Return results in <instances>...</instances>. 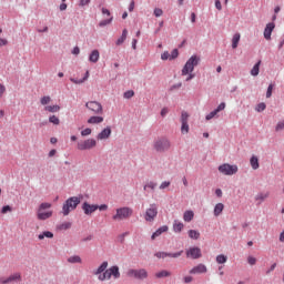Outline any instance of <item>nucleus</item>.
Wrapping results in <instances>:
<instances>
[{
	"instance_id": "1",
	"label": "nucleus",
	"mask_w": 284,
	"mask_h": 284,
	"mask_svg": "<svg viewBox=\"0 0 284 284\" xmlns=\"http://www.w3.org/2000/svg\"><path fill=\"white\" fill-rule=\"evenodd\" d=\"M199 61H201V58L199 55H192L186 63L184 64L182 69V77H186L185 81H192L194 79V68L199 65Z\"/></svg>"
},
{
	"instance_id": "2",
	"label": "nucleus",
	"mask_w": 284,
	"mask_h": 284,
	"mask_svg": "<svg viewBox=\"0 0 284 284\" xmlns=\"http://www.w3.org/2000/svg\"><path fill=\"white\" fill-rule=\"evenodd\" d=\"M79 203H81L80 197H78V196L69 197L62 206L63 216H68V214H70V212H74V209L79 206Z\"/></svg>"
},
{
	"instance_id": "3",
	"label": "nucleus",
	"mask_w": 284,
	"mask_h": 284,
	"mask_svg": "<svg viewBox=\"0 0 284 284\" xmlns=\"http://www.w3.org/2000/svg\"><path fill=\"white\" fill-rule=\"evenodd\" d=\"M134 214V211L129 206L119 207L115 210V214L112 216L113 221H125Z\"/></svg>"
},
{
	"instance_id": "4",
	"label": "nucleus",
	"mask_w": 284,
	"mask_h": 284,
	"mask_svg": "<svg viewBox=\"0 0 284 284\" xmlns=\"http://www.w3.org/2000/svg\"><path fill=\"white\" fill-rule=\"evenodd\" d=\"M50 207H52L51 203L44 202L40 204L37 213L39 221H47V219L52 217V211L44 212V210H50Z\"/></svg>"
},
{
	"instance_id": "5",
	"label": "nucleus",
	"mask_w": 284,
	"mask_h": 284,
	"mask_svg": "<svg viewBox=\"0 0 284 284\" xmlns=\"http://www.w3.org/2000/svg\"><path fill=\"white\" fill-rule=\"evenodd\" d=\"M219 173L224 176H234L239 172V165L224 163L217 168Z\"/></svg>"
},
{
	"instance_id": "6",
	"label": "nucleus",
	"mask_w": 284,
	"mask_h": 284,
	"mask_svg": "<svg viewBox=\"0 0 284 284\" xmlns=\"http://www.w3.org/2000/svg\"><path fill=\"white\" fill-rule=\"evenodd\" d=\"M126 274L131 278H136V281H145V278L149 276L148 270L145 268H130Z\"/></svg>"
},
{
	"instance_id": "7",
	"label": "nucleus",
	"mask_w": 284,
	"mask_h": 284,
	"mask_svg": "<svg viewBox=\"0 0 284 284\" xmlns=\"http://www.w3.org/2000/svg\"><path fill=\"white\" fill-rule=\"evenodd\" d=\"M171 146L172 144L170 143V140L165 138L156 140L153 143V148L155 152H168V150H170Z\"/></svg>"
},
{
	"instance_id": "8",
	"label": "nucleus",
	"mask_w": 284,
	"mask_h": 284,
	"mask_svg": "<svg viewBox=\"0 0 284 284\" xmlns=\"http://www.w3.org/2000/svg\"><path fill=\"white\" fill-rule=\"evenodd\" d=\"M158 215L159 206H156V204H150V207L145 211L144 220L148 221V223H152Z\"/></svg>"
},
{
	"instance_id": "9",
	"label": "nucleus",
	"mask_w": 284,
	"mask_h": 284,
	"mask_svg": "<svg viewBox=\"0 0 284 284\" xmlns=\"http://www.w3.org/2000/svg\"><path fill=\"white\" fill-rule=\"evenodd\" d=\"M85 108H88L92 114H103V104L99 101H89L85 103Z\"/></svg>"
},
{
	"instance_id": "10",
	"label": "nucleus",
	"mask_w": 284,
	"mask_h": 284,
	"mask_svg": "<svg viewBox=\"0 0 284 284\" xmlns=\"http://www.w3.org/2000/svg\"><path fill=\"white\" fill-rule=\"evenodd\" d=\"M93 148H97V140L94 139L78 142V150L80 151L92 150Z\"/></svg>"
},
{
	"instance_id": "11",
	"label": "nucleus",
	"mask_w": 284,
	"mask_h": 284,
	"mask_svg": "<svg viewBox=\"0 0 284 284\" xmlns=\"http://www.w3.org/2000/svg\"><path fill=\"white\" fill-rule=\"evenodd\" d=\"M190 119V114H187V112L183 111L181 114V132L182 134H187V132H190V124H187V121Z\"/></svg>"
},
{
	"instance_id": "12",
	"label": "nucleus",
	"mask_w": 284,
	"mask_h": 284,
	"mask_svg": "<svg viewBox=\"0 0 284 284\" xmlns=\"http://www.w3.org/2000/svg\"><path fill=\"white\" fill-rule=\"evenodd\" d=\"M82 210H83L84 214L90 216V214H93V212H97V210H99V205L98 204H90L88 202H84L82 204Z\"/></svg>"
},
{
	"instance_id": "13",
	"label": "nucleus",
	"mask_w": 284,
	"mask_h": 284,
	"mask_svg": "<svg viewBox=\"0 0 284 284\" xmlns=\"http://www.w3.org/2000/svg\"><path fill=\"white\" fill-rule=\"evenodd\" d=\"M183 254V251L178 253L158 252L155 253L156 258H179Z\"/></svg>"
},
{
	"instance_id": "14",
	"label": "nucleus",
	"mask_w": 284,
	"mask_h": 284,
	"mask_svg": "<svg viewBox=\"0 0 284 284\" xmlns=\"http://www.w3.org/2000/svg\"><path fill=\"white\" fill-rule=\"evenodd\" d=\"M186 256H187V258H193V260L201 258V256H202L201 250L196 246L190 247L186 251Z\"/></svg>"
},
{
	"instance_id": "15",
	"label": "nucleus",
	"mask_w": 284,
	"mask_h": 284,
	"mask_svg": "<svg viewBox=\"0 0 284 284\" xmlns=\"http://www.w3.org/2000/svg\"><path fill=\"white\" fill-rule=\"evenodd\" d=\"M274 28H276V24L274 22H270L266 24L264 29V39H266V41L272 40V32H274Z\"/></svg>"
},
{
	"instance_id": "16",
	"label": "nucleus",
	"mask_w": 284,
	"mask_h": 284,
	"mask_svg": "<svg viewBox=\"0 0 284 284\" xmlns=\"http://www.w3.org/2000/svg\"><path fill=\"white\" fill-rule=\"evenodd\" d=\"M189 274H207V266L205 264H197L189 271Z\"/></svg>"
},
{
	"instance_id": "17",
	"label": "nucleus",
	"mask_w": 284,
	"mask_h": 284,
	"mask_svg": "<svg viewBox=\"0 0 284 284\" xmlns=\"http://www.w3.org/2000/svg\"><path fill=\"white\" fill-rule=\"evenodd\" d=\"M112 134V129L110 126H106L102 132L98 134V140L99 141H105V139H110Z\"/></svg>"
},
{
	"instance_id": "18",
	"label": "nucleus",
	"mask_w": 284,
	"mask_h": 284,
	"mask_svg": "<svg viewBox=\"0 0 284 284\" xmlns=\"http://www.w3.org/2000/svg\"><path fill=\"white\" fill-rule=\"evenodd\" d=\"M88 123L90 125H99V123H103V116L101 115H92L89 120Z\"/></svg>"
},
{
	"instance_id": "19",
	"label": "nucleus",
	"mask_w": 284,
	"mask_h": 284,
	"mask_svg": "<svg viewBox=\"0 0 284 284\" xmlns=\"http://www.w3.org/2000/svg\"><path fill=\"white\" fill-rule=\"evenodd\" d=\"M184 227H185V225L181 221L174 220L173 232H175L176 234H180V232H183Z\"/></svg>"
},
{
	"instance_id": "20",
	"label": "nucleus",
	"mask_w": 284,
	"mask_h": 284,
	"mask_svg": "<svg viewBox=\"0 0 284 284\" xmlns=\"http://www.w3.org/2000/svg\"><path fill=\"white\" fill-rule=\"evenodd\" d=\"M224 210H225V204L224 203L215 204L214 211H213L214 216H221V214H223Z\"/></svg>"
},
{
	"instance_id": "21",
	"label": "nucleus",
	"mask_w": 284,
	"mask_h": 284,
	"mask_svg": "<svg viewBox=\"0 0 284 284\" xmlns=\"http://www.w3.org/2000/svg\"><path fill=\"white\" fill-rule=\"evenodd\" d=\"M101 54L99 53V50H93L89 55L90 63H98Z\"/></svg>"
},
{
	"instance_id": "22",
	"label": "nucleus",
	"mask_w": 284,
	"mask_h": 284,
	"mask_svg": "<svg viewBox=\"0 0 284 284\" xmlns=\"http://www.w3.org/2000/svg\"><path fill=\"white\" fill-rule=\"evenodd\" d=\"M106 270H108V262H103V263L98 267V270H95V271L93 272V274H94L95 276H101V274H104Z\"/></svg>"
},
{
	"instance_id": "23",
	"label": "nucleus",
	"mask_w": 284,
	"mask_h": 284,
	"mask_svg": "<svg viewBox=\"0 0 284 284\" xmlns=\"http://www.w3.org/2000/svg\"><path fill=\"white\" fill-rule=\"evenodd\" d=\"M168 230H169L168 225L161 226L160 229H158V230L152 234L151 239L154 240V239L161 236V234L168 232Z\"/></svg>"
},
{
	"instance_id": "24",
	"label": "nucleus",
	"mask_w": 284,
	"mask_h": 284,
	"mask_svg": "<svg viewBox=\"0 0 284 284\" xmlns=\"http://www.w3.org/2000/svg\"><path fill=\"white\" fill-rule=\"evenodd\" d=\"M98 278L99 281H110V278H112V272H110V268H106L104 273L98 276Z\"/></svg>"
},
{
	"instance_id": "25",
	"label": "nucleus",
	"mask_w": 284,
	"mask_h": 284,
	"mask_svg": "<svg viewBox=\"0 0 284 284\" xmlns=\"http://www.w3.org/2000/svg\"><path fill=\"white\" fill-rule=\"evenodd\" d=\"M194 220V211H185L183 214V221H185V223H191V221Z\"/></svg>"
},
{
	"instance_id": "26",
	"label": "nucleus",
	"mask_w": 284,
	"mask_h": 284,
	"mask_svg": "<svg viewBox=\"0 0 284 284\" xmlns=\"http://www.w3.org/2000/svg\"><path fill=\"white\" fill-rule=\"evenodd\" d=\"M239 41H241V33H235L232 38L233 50H236V48H239Z\"/></svg>"
},
{
	"instance_id": "27",
	"label": "nucleus",
	"mask_w": 284,
	"mask_h": 284,
	"mask_svg": "<svg viewBox=\"0 0 284 284\" xmlns=\"http://www.w3.org/2000/svg\"><path fill=\"white\" fill-rule=\"evenodd\" d=\"M250 163H251L252 170H258L260 164H258V158H257L256 155H253V156L250 159Z\"/></svg>"
},
{
	"instance_id": "28",
	"label": "nucleus",
	"mask_w": 284,
	"mask_h": 284,
	"mask_svg": "<svg viewBox=\"0 0 284 284\" xmlns=\"http://www.w3.org/2000/svg\"><path fill=\"white\" fill-rule=\"evenodd\" d=\"M265 199H270V192H261L255 196V201H260L261 203H263Z\"/></svg>"
},
{
	"instance_id": "29",
	"label": "nucleus",
	"mask_w": 284,
	"mask_h": 284,
	"mask_svg": "<svg viewBox=\"0 0 284 284\" xmlns=\"http://www.w3.org/2000/svg\"><path fill=\"white\" fill-rule=\"evenodd\" d=\"M189 237L193 241H199V239H201V233L196 230H189Z\"/></svg>"
},
{
	"instance_id": "30",
	"label": "nucleus",
	"mask_w": 284,
	"mask_h": 284,
	"mask_svg": "<svg viewBox=\"0 0 284 284\" xmlns=\"http://www.w3.org/2000/svg\"><path fill=\"white\" fill-rule=\"evenodd\" d=\"M109 270L113 278H121V272H119V266H111Z\"/></svg>"
},
{
	"instance_id": "31",
	"label": "nucleus",
	"mask_w": 284,
	"mask_h": 284,
	"mask_svg": "<svg viewBox=\"0 0 284 284\" xmlns=\"http://www.w3.org/2000/svg\"><path fill=\"white\" fill-rule=\"evenodd\" d=\"M258 72H261V60L252 68L251 75L258 77Z\"/></svg>"
},
{
	"instance_id": "32",
	"label": "nucleus",
	"mask_w": 284,
	"mask_h": 284,
	"mask_svg": "<svg viewBox=\"0 0 284 284\" xmlns=\"http://www.w3.org/2000/svg\"><path fill=\"white\" fill-rule=\"evenodd\" d=\"M168 276H172V273L165 270L155 273L156 278H168Z\"/></svg>"
},
{
	"instance_id": "33",
	"label": "nucleus",
	"mask_w": 284,
	"mask_h": 284,
	"mask_svg": "<svg viewBox=\"0 0 284 284\" xmlns=\"http://www.w3.org/2000/svg\"><path fill=\"white\" fill-rule=\"evenodd\" d=\"M38 239L40 241H43L44 239H54V234L50 231H45L42 234L38 235Z\"/></svg>"
},
{
	"instance_id": "34",
	"label": "nucleus",
	"mask_w": 284,
	"mask_h": 284,
	"mask_svg": "<svg viewBox=\"0 0 284 284\" xmlns=\"http://www.w3.org/2000/svg\"><path fill=\"white\" fill-rule=\"evenodd\" d=\"M126 39H128V29H124L122 31V36L116 41V45H121L122 43L125 42Z\"/></svg>"
},
{
	"instance_id": "35",
	"label": "nucleus",
	"mask_w": 284,
	"mask_h": 284,
	"mask_svg": "<svg viewBox=\"0 0 284 284\" xmlns=\"http://www.w3.org/2000/svg\"><path fill=\"white\" fill-rule=\"evenodd\" d=\"M44 110L45 112H51V113H54V112H59V110H61V106L59 105H47L44 106Z\"/></svg>"
},
{
	"instance_id": "36",
	"label": "nucleus",
	"mask_w": 284,
	"mask_h": 284,
	"mask_svg": "<svg viewBox=\"0 0 284 284\" xmlns=\"http://www.w3.org/2000/svg\"><path fill=\"white\" fill-rule=\"evenodd\" d=\"M68 263H83V260H81V256L79 255H72L68 258Z\"/></svg>"
},
{
	"instance_id": "37",
	"label": "nucleus",
	"mask_w": 284,
	"mask_h": 284,
	"mask_svg": "<svg viewBox=\"0 0 284 284\" xmlns=\"http://www.w3.org/2000/svg\"><path fill=\"white\" fill-rule=\"evenodd\" d=\"M8 283H12L13 281H21V273H14L7 277Z\"/></svg>"
},
{
	"instance_id": "38",
	"label": "nucleus",
	"mask_w": 284,
	"mask_h": 284,
	"mask_svg": "<svg viewBox=\"0 0 284 284\" xmlns=\"http://www.w3.org/2000/svg\"><path fill=\"white\" fill-rule=\"evenodd\" d=\"M216 263L220 265H223L224 263H227V256L220 254L216 256Z\"/></svg>"
},
{
	"instance_id": "39",
	"label": "nucleus",
	"mask_w": 284,
	"mask_h": 284,
	"mask_svg": "<svg viewBox=\"0 0 284 284\" xmlns=\"http://www.w3.org/2000/svg\"><path fill=\"white\" fill-rule=\"evenodd\" d=\"M52 101V98L50 95H44L40 99L41 105H48Z\"/></svg>"
},
{
	"instance_id": "40",
	"label": "nucleus",
	"mask_w": 284,
	"mask_h": 284,
	"mask_svg": "<svg viewBox=\"0 0 284 284\" xmlns=\"http://www.w3.org/2000/svg\"><path fill=\"white\" fill-rule=\"evenodd\" d=\"M49 122L53 123V125H59V123H61V120H59V116H57V115H51L49 118Z\"/></svg>"
},
{
	"instance_id": "41",
	"label": "nucleus",
	"mask_w": 284,
	"mask_h": 284,
	"mask_svg": "<svg viewBox=\"0 0 284 284\" xmlns=\"http://www.w3.org/2000/svg\"><path fill=\"white\" fill-rule=\"evenodd\" d=\"M283 130H284V120L278 121L275 126V132H283Z\"/></svg>"
},
{
	"instance_id": "42",
	"label": "nucleus",
	"mask_w": 284,
	"mask_h": 284,
	"mask_svg": "<svg viewBox=\"0 0 284 284\" xmlns=\"http://www.w3.org/2000/svg\"><path fill=\"white\" fill-rule=\"evenodd\" d=\"M265 108H267V105L265 104V102H261L256 105L255 110L256 112H263L265 111Z\"/></svg>"
},
{
	"instance_id": "43",
	"label": "nucleus",
	"mask_w": 284,
	"mask_h": 284,
	"mask_svg": "<svg viewBox=\"0 0 284 284\" xmlns=\"http://www.w3.org/2000/svg\"><path fill=\"white\" fill-rule=\"evenodd\" d=\"M148 187L150 190H155L156 187V182H148L145 185H144V190H148Z\"/></svg>"
},
{
	"instance_id": "44",
	"label": "nucleus",
	"mask_w": 284,
	"mask_h": 284,
	"mask_svg": "<svg viewBox=\"0 0 284 284\" xmlns=\"http://www.w3.org/2000/svg\"><path fill=\"white\" fill-rule=\"evenodd\" d=\"M274 90V84H270L266 91V99H271L272 98V92Z\"/></svg>"
},
{
	"instance_id": "45",
	"label": "nucleus",
	"mask_w": 284,
	"mask_h": 284,
	"mask_svg": "<svg viewBox=\"0 0 284 284\" xmlns=\"http://www.w3.org/2000/svg\"><path fill=\"white\" fill-rule=\"evenodd\" d=\"M90 134H92V129L90 128H87L81 131V136H90Z\"/></svg>"
},
{
	"instance_id": "46",
	"label": "nucleus",
	"mask_w": 284,
	"mask_h": 284,
	"mask_svg": "<svg viewBox=\"0 0 284 284\" xmlns=\"http://www.w3.org/2000/svg\"><path fill=\"white\" fill-rule=\"evenodd\" d=\"M110 23H112V18H110L108 20L100 21L99 26H100V28H103L105 26H110Z\"/></svg>"
},
{
	"instance_id": "47",
	"label": "nucleus",
	"mask_w": 284,
	"mask_h": 284,
	"mask_svg": "<svg viewBox=\"0 0 284 284\" xmlns=\"http://www.w3.org/2000/svg\"><path fill=\"white\" fill-rule=\"evenodd\" d=\"M217 114L219 112L216 110L212 111L206 115V121H212V119H214V116H216Z\"/></svg>"
},
{
	"instance_id": "48",
	"label": "nucleus",
	"mask_w": 284,
	"mask_h": 284,
	"mask_svg": "<svg viewBox=\"0 0 284 284\" xmlns=\"http://www.w3.org/2000/svg\"><path fill=\"white\" fill-rule=\"evenodd\" d=\"M170 61L176 59L179 57V49H174L170 54Z\"/></svg>"
},
{
	"instance_id": "49",
	"label": "nucleus",
	"mask_w": 284,
	"mask_h": 284,
	"mask_svg": "<svg viewBox=\"0 0 284 284\" xmlns=\"http://www.w3.org/2000/svg\"><path fill=\"white\" fill-rule=\"evenodd\" d=\"M153 14L154 17H163V9L155 8Z\"/></svg>"
},
{
	"instance_id": "50",
	"label": "nucleus",
	"mask_w": 284,
	"mask_h": 284,
	"mask_svg": "<svg viewBox=\"0 0 284 284\" xmlns=\"http://www.w3.org/2000/svg\"><path fill=\"white\" fill-rule=\"evenodd\" d=\"M8 212H12V207L10 205H6L1 210V214H8Z\"/></svg>"
},
{
	"instance_id": "51",
	"label": "nucleus",
	"mask_w": 284,
	"mask_h": 284,
	"mask_svg": "<svg viewBox=\"0 0 284 284\" xmlns=\"http://www.w3.org/2000/svg\"><path fill=\"white\" fill-rule=\"evenodd\" d=\"M132 97H134V91L129 90L124 92V99H132Z\"/></svg>"
},
{
	"instance_id": "52",
	"label": "nucleus",
	"mask_w": 284,
	"mask_h": 284,
	"mask_svg": "<svg viewBox=\"0 0 284 284\" xmlns=\"http://www.w3.org/2000/svg\"><path fill=\"white\" fill-rule=\"evenodd\" d=\"M162 61H168V59H171L170 52L165 51L161 54Z\"/></svg>"
},
{
	"instance_id": "53",
	"label": "nucleus",
	"mask_w": 284,
	"mask_h": 284,
	"mask_svg": "<svg viewBox=\"0 0 284 284\" xmlns=\"http://www.w3.org/2000/svg\"><path fill=\"white\" fill-rule=\"evenodd\" d=\"M223 110H225V102L220 103L219 106L215 109L217 113L223 112Z\"/></svg>"
},
{
	"instance_id": "54",
	"label": "nucleus",
	"mask_w": 284,
	"mask_h": 284,
	"mask_svg": "<svg viewBox=\"0 0 284 284\" xmlns=\"http://www.w3.org/2000/svg\"><path fill=\"white\" fill-rule=\"evenodd\" d=\"M247 263H248V265H254V264L256 263V257H254V256H248V257H247Z\"/></svg>"
},
{
	"instance_id": "55",
	"label": "nucleus",
	"mask_w": 284,
	"mask_h": 284,
	"mask_svg": "<svg viewBox=\"0 0 284 284\" xmlns=\"http://www.w3.org/2000/svg\"><path fill=\"white\" fill-rule=\"evenodd\" d=\"M194 281V277L190 276V275H186L183 277V282L184 283H192Z\"/></svg>"
},
{
	"instance_id": "56",
	"label": "nucleus",
	"mask_w": 284,
	"mask_h": 284,
	"mask_svg": "<svg viewBox=\"0 0 284 284\" xmlns=\"http://www.w3.org/2000/svg\"><path fill=\"white\" fill-rule=\"evenodd\" d=\"M3 94H6V85L0 83V99H3Z\"/></svg>"
},
{
	"instance_id": "57",
	"label": "nucleus",
	"mask_w": 284,
	"mask_h": 284,
	"mask_svg": "<svg viewBox=\"0 0 284 284\" xmlns=\"http://www.w3.org/2000/svg\"><path fill=\"white\" fill-rule=\"evenodd\" d=\"M4 45H8V39L0 38V48H3Z\"/></svg>"
},
{
	"instance_id": "58",
	"label": "nucleus",
	"mask_w": 284,
	"mask_h": 284,
	"mask_svg": "<svg viewBox=\"0 0 284 284\" xmlns=\"http://www.w3.org/2000/svg\"><path fill=\"white\" fill-rule=\"evenodd\" d=\"M216 10H223V6L221 4V0H215Z\"/></svg>"
},
{
	"instance_id": "59",
	"label": "nucleus",
	"mask_w": 284,
	"mask_h": 284,
	"mask_svg": "<svg viewBox=\"0 0 284 284\" xmlns=\"http://www.w3.org/2000/svg\"><path fill=\"white\" fill-rule=\"evenodd\" d=\"M98 210H100V212H105V210H108V204L98 205Z\"/></svg>"
},
{
	"instance_id": "60",
	"label": "nucleus",
	"mask_w": 284,
	"mask_h": 284,
	"mask_svg": "<svg viewBox=\"0 0 284 284\" xmlns=\"http://www.w3.org/2000/svg\"><path fill=\"white\" fill-rule=\"evenodd\" d=\"M169 185H170V182H168V181L162 182L160 185V190H165Z\"/></svg>"
},
{
	"instance_id": "61",
	"label": "nucleus",
	"mask_w": 284,
	"mask_h": 284,
	"mask_svg": "<svg viewBox=\"0 0 284 284\" xmlns=\"http://www.w3.org/2000/svg\"><path fill=\"white\" fill-rule=\"evenodd\" d=\"M169 112H170V111L168 110V108H163V109L161 110V116H166Z\"/></svg>"
},
{
	"instance_id": "62",
	"label": "nucleus",
	"mask_w": 284,
	"mask_h": 284,
	"mask_svg": "<svg viewBox=\"0 0 284 284\" xmlns=\"http://www.w3.org/2000/svg\"><path fill=\"white\" fill-rule=\"evenodd\" d=\"M129 12H134V0H132L129 4Z\"/></svg>"
},
{
	"instance_id": "63",
	"label": "nucleus",
	"mask_w": 284,
	"mask_h": 284,
	"mask_svg": "<svg viewBox=\"0 0 284 284\" xmlns=\"http://www.w3.org/2000/svg\"><path fill=\"white\" fill-rule=\"evenodd\" d=\"M8 277H0V284H8Z\"/></svg>"
},
{
	"instance_id": "64",
	"label": "nucleus",
	"mask_w": 284,
	"mask_h": 284,
	"mask_svg": "<svg viewBox=\"0 0 284 284\" xmlns=\"http://www.w3.org/2000/svg\"><path fill=\"white\" fill-rule=\"evenodd\" d=\"M90 3V0H80V6H88Z\"/></svg>"
}]
</instances>
